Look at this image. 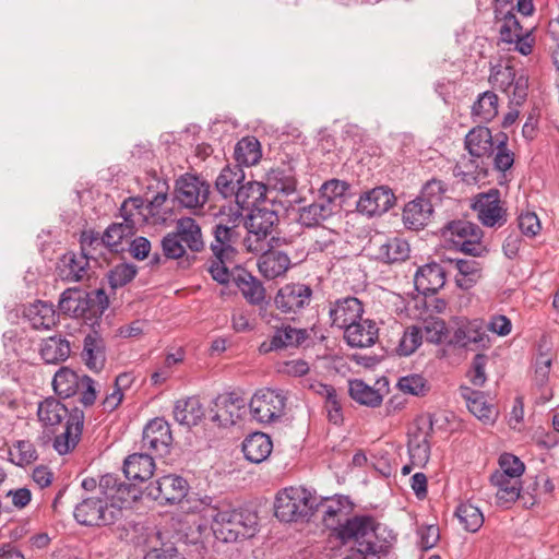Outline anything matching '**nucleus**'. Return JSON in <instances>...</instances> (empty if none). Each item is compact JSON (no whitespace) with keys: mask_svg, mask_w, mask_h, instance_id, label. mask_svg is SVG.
<instances>
[{"mask_svg":"<svg viewBox=\"0 0 559 559\" xmlns=\"http://www.w3.org/2000/svg\"><path fill=\"white\" fill-rule=\"evenodd\" d=\"M322 514V521L326 528L333 531L342 544L353 543L356 546L357 556L345 559H366L365 555L374 554V525L369 516L347 518V508L342 498H325L314 503L313 512Z\"/></svg>","mask_w":559,"mask_h":559,"instance_id":"nucleus-1","label":"nucleus"},{"mask_svg":"<svg viewBox=\"0 0 559 559\" xmlns=\"http://www.w3.org/2000/svg\"><path fill=\"white\" fill-rule=\"evenodd\" d=\"M37 416L46 428L58 426L67 418L66 430L55 438L53 448L59 454H67L75 448L84 425L82 409L74 407L69 411L60 401L48 397L39 403Z\"/></svg>","mask_w":559,"mask_h":559,"instance_id":"nucleus-2","label":"nucleus"},{"mask_svg":"<svg viewBox=\"0 0 559 559\" xmlns=\"http://www.w3.org/2000/svg\"><path fill=\"white\" fill-rule=\"evenodd\" d=\"M213 512L212 530L217 539L234 543L255 534L258 518L254 513L229 508Z\"/></svg>","mask_w":559,"mask_h":559,"instance_id":"nucleus-3","label":"nucleus"},{"mask_svg":"<svg viewBox=\"0 0 559 559\" xmlns=\"http://www.w3.org/2000/svg\"><path fill=\"white\" fill-rule=\"evenodd\" d=\"M277 223L278 215L274 210L266 206L253 207L245 222L248 235L243 245L247 250L259 253L272 243H277L280 238L271 236Z\"/></svg>","mask_w":559,"mask_h":559,"instance_id":"nucleus-4","label":"nucleus"},{"mask_svg":"<svg viewBox=\"0 0 559 559\" xmlns=\"http://www.w3.org/2000/svg\"><path fill=\"white\" fill-rule=\"evenodd\" d=\"M317 497L302 487L281 490L275 500V516L282 522H296L311 515Z\"/></svg>","mask_w":559,"mask_h":559,"instance_id":"nucleus-5","label":"nucleus"},{"mask_svg":"<svg viewBox=\"0 0 559 559\" xmlns=\"http://www.w3.org/2000/svg\"><path fill=\"white\" fill-rule=\"evenodd\" d=\"M277 243H272L261 251L258 259L260 274L266 280H275L285 276L287 271L304 262L308 255L305 248L275 249Z\"/></svg>","mask_w":559,"mask_h":559,"instance_id":"nucleus-6","label":"nucleus"},{"mask_svg":"<svg viewBox=\"0 0 559 559\" xmlns=\"http://www.w3.org/2000/svg\"><path fill=\"white\" fill-rule=\"evenodd\" d=\"M142 209V198H129L126 200L120 207L123 222L109 225L104 233L102 242L117 250L121 241L127 237L133 236L136 226L145 222Z\"/></svg>","mask_w":559,"mask_h":559,"instance_id":"nucleus-7","label":"nucleus"},{"mask_svg":"<svg viewBox=\"0 0 559 559\" xmlns=\"http://www.w3.org/2000/svg\"><path fill=\"white\" fill-rule=\"evenodd\" d=\"M483 235V230L468 221L450 222L443 231L448 240L472 257H481L487 253V248L481 242Z\"/></svg>","mask_w":559,"mask_h":559,"instance_id":"nucleus-8","label":"nucleus"},{"mask_svg":"<svg viewBox=\"0 0 559 559\" xmlns=\"http://www.w3.org/2000/svg\"><path fill=\"white\" fill-rule=\"evenodd\" d=\"M210 189V183L201 177L185 174L176 180L175 199L181 207L198 214L209 201Z\"/></svg>","mask_w":559,"mask_h":559,"instance_id":"nucleus-9","label":"nucleus"},{"mask_svg":"<svg viewBox=\"0 0 559 559\" xmlns=\"http://www.w3.org/2000/svg\"><path fill=\"white\" fill-rule=\"evenodd\" d=\"M74 518L86 526L110 525L121 518V508L99 498H86L75 507Z\"/></svg>","mask_w":559,"mask_h":559,"instance_id":"nucleus-10","label":"nucleus"},{"mask_svg":"<svg viewBox=\"0 0 559 559\" xmlns=\"http://www.w3.org/2000/svg\"><path fill=\"white\" fill-rule=\"evenodd\" d=\"M286 396L282 391L262 389L250 401L252 417L259 423H271L284 414Z\"/></svg>","mask_w":559,"mask_h":559,"instance_id":"nucleus-11","label":"nucleus"},{"mask_svg":"<svg viewBox=\"0 0 559 559\" xmlns=\"http://www.w3.org/2000/svg\"><path fill=\"white\" fill-rule=\"evenodd\" d=\"M490 82L507 94L511 105L521 106L527 97L528 79L523 74L518 76L511 66L495 68Z\"/></svg>","mask_w":559,"mask_h":559,"instance_id":"nucleus-12","label":"nucleus"},{"mask_svg":"<svg viewBox=\"0 0 559 559\" xmlns=\"http://www.w3.org/2000/svg\"><path fill=\"white\" fill-rule=\"evenodd\" d=\"M473 209L477 212L479 222L486 227L499 228L508 221L507 209L503 207L497 189L478 194Z\"/></svg>","mask_w":559,"mask_h":559,"instance_id":"nucleus-13","label":"nucleus"},{"mask_svg":"<svg viewBox=\"0 0 559 559\" xmlns=\"http://www.w3.org/2000/svg\"><path fill=\"white\" fill-rule=\"evenodd\" d=\"M188 490L187 481L177 475H166L146 488V495L159 503H175L181 501Z\"/></svg>","mask_w":559,"mask_h":559,"instance_id":"nucleus-14","label":"nucleus"},{"mask_svg":"<svg viewBox=\"0 0 559 559\" xmlns=\"http://www.w3.org/2000/svg\"><path fill=\"white\" fill-rule=\"evenodd\" d=\"M432 418L421 417L417 421V428L409 435L408 453L411 462L416 466H424L429 461L430 443L429 439L432 433Z\"/></svg>","mask_w":559,"mask_h":559,"instance_id":"nucleus-15","label":"nucleus"},{"mask_svg":"<svg viewBox=\"0 0 559 559\" xmlns=\"http://www.w3.org/2000/svg\"><path fill=\"white\" fill-rule=\"evenodd\" d=\"M312 289L301 283H289L278 289L274 297L275 306L282 312L304 310L311 301Z\"/></svg>","mask_w":559,"mask_h":559,"instance_id":"nucleus-16","label":"nucleus"},{"mask_svg":"<svg viewBox=\"0 0 559 559\" xmlns=\"http://www.w3.org/2000/svg\"><path fill=\"white\" fill-rule=\"evenodd\" d=\"M245 400L235 393L217 396L209 409L210 420L218 426L228 427L235 425L241 417Z\"/></svg>","mask_w":559,"mask_h":559,"instance_id":"nucleus-17","label":"nucleus"},{"mask_svg":"<svg viewBox=\"0 0 559 559\" xmlns=\"http://www.w3.org/2000/svg\"><path fill=\"white\" fill-rule=\"evenodd\" d=\"M500 40L513 45V49L524 56L530 55L533 50L534 37L532 32L524 31L516 16L511 12L503 17L500 27Z\"/></svg>","mask_w":559,"mask_h":559,"instance_id":"nucleus-18","label":"nucleus"},{"mask_svg":"<svg viewBox=\"0 0 559 559\" xmlns=\"http://www.w3.org/2000/svg\"><path fill=\"white\" fill-rule=\"evenodd\" d=\"M171 442L170 426L163 418H154L145 426L142 437L143 449L165 455L169 452Z\"/></svg>","mask_w":559,"mask_h":559,"instance_id":"nucleus-19","label":"nucleus"},{"mask_svg":"<svg viewBox=\"0 0 559 559\" xmlns=\"http://www.w3.org/2000/svg\"><path fill=\"white\" fill-rule=\"evenodd\" d=\"M395 201L393 192L386 187H377L365 192L357 202V211L368 216L380 215L389 211Z\"/></svg>","mask_w":559,"mask_h":559,"instance_id":"nucleus-20","label":"nucleus"},{"mask_svg":"<svg viewBox=\"0 0 559 559\" xmlns=\"http://www.w3.org/2000/svg\"><path fill=\"white\" fill-rule=\"evenodd\" d=\"M357 318L358 320H354L345 326L344 337L352 347H369L378 338V328L369 319Z\"/></svg>","mask_w":559,"mask_h":559,"instance_id":"nucleus-21","label":"nucleus"},{"mask_svg":"<svg viewBox=\"0 0 559 559\" xmlns=\"http://www.w3.org/2000/svg\"><path fill=\"white\" fill-rule=\"evenodd\" d=\"M414 284L419 295L436 294L445 284V271L436 262L425 264L416 271Z\"/></svg>","mask_w":559,"mask_h":559,"instance_id":"nucleus-22","label":"nucleus"},{"mask_svg":"<svg viewBox=\"0 0 559 559\" xmlns=\"http://www.w3.org/2000/svg\"><path fill=\"white\" fill-rule=\"evenodd\" d=\"M90 260L86 254L66 253L58 266V275L66 282H83L88 280Z\"/></svg>","mask_w":559,"mask_h":559,"instance_id":"nucleus-23","label":"nucleus"},{"mask_svg":"<svg viewBox=\"0 0 559 559\" xmlns=\"http://www.w3.org/2000/svg\"><path fill=\"white\" fill-rule=\"evenodd\" d=\"M462 397L465 400L468 411L485 425H492L497 417L498 411L488 403L486 396L480 391H474L468 386H461Z\"/></svg>","mask_w":559,"mask_h":559,"instance_id":"nucleus-24","label":"nucleus"},{"mask_svg":"<svg viewBox=\"0 0 559 559\" xmlns=\"http://www.w3.org/2000/svg\"><path fill=\"white\" fill-rule=\"evenodd\" d=\"M236 230L233 227L217 224L213 228V237L210 248L215 259L221 261L234 260L236 249Z\"/></svg>","mask_w":559,"mask_h":559,"instance_id":"nucleus-25","label":"nucleus"},{"mask_svg":"<svg viewBox=\"0 0 559 559\" xmlns=\"http://www.w3.org/2000/svg\"><path fill=\"white\" fill-rule=\"evenodd\" d=\"M82 358L85 365L94 371H99L106 362V346L104 338L96 332L84 337Z\"/></svg>","mask_w":559,"mask_h":559,"instance_id":"nucleus-26","label":"nucleus"},{"mask_svg":"<svg viewBox=\"0 0 559 559\" xmlns=\"http://www.w3.org/2000/svg\"><path fill=\"white\" fill-rule=\"evenodd\" d=\"M234 283L245 299L252 305H261L265 300V288L262 283L245 269L236 267Z\"/></svg>","mask_w":559,"mask_h":559,"instance_id":"nucleus-27","label":"nucleus"},{"mask_svg":"<svg viewBox=\"0 0 559 559\" xmlns=\"http://www.w3.org/2000/svg\"><path fill=\"white\" fill-rule=\"evenodd\" d=\"M433 213V206L420 198L408 202L403 210V222L408 229L425 227Z\"/></svg>","mask_w":559,"mask_h":559,"instance_id":"nucleus-28","label":"nucleus"},{"mask_svg":"<svg viewBox=\"0 0 559 559\" xmlns=\"http://www.w3.org/2000/svg\"><path fill=\"white\" fill-rule=\"evenodd\" d=\"M245 179V171L239 164L227 165L217 176L215 188L223 198H235L237 190Z\"/></svg>","mask_w":559,"mask_h":559,"instance_id":"nucleus-29","label":"nucleus"},{"mask_svg":"<svg viewBox=\"0 0 559 559\" xmlns=\"http://www.w3.org/2000/svg\"><path fill=\"white\" fill-rule=\"evenodd\" d=\"M154 468V461L148 454L133 453L129 455L123 463L126 477L141 483L152 477Z\"/></svg>","mask_w":559,"mask_h":559,"instance_id":"nucleus-30","label":"nucleus"},{"mask_svg":"<svg viewBox=\"0 0 559 559\" xmlns=\"http://www.w3.org/2000/svg\"><path fill=\"white\" fill-rule=\"evenodd\" d=\"M273 449L271 438L263 432H254L242 442L245 457L252 463H261L269 457Z\"/></svg>","mask_w":559,"mask_h":559,"instance_id":"nucleus-31","label":"nucleus"},{"mask_svg":"<svg viewBox=\"0 0 559 559\" xmlns=\"http://www.w3.org/2000/svg\"><path fill=\"white\" fill-rule=\"evenodd\" d=\"M465 147L474 157L491 155L493 151L491 131L483 126L473 128L465 136Z\"/></svg>","mask_w":559,"mask_h":559,"instance_id":"nucleus-32","label":"nucleus"},{"mask_svg":"<svg viewBox=\"0 0 559 559\" xmlns=\"http://www.w3.org/2000/svg\"><path fill=\"white\" fill-rule=\"evenodd\" d=\"M450 343L476 352L489 347L490 338L485 330L475 325L474 328L456 330Z\"/></svg>","mask_w":559,"mask_h":559,"instance_id":"nucleus-33","label":"nucleus"},{"mask_svg":"<svg viewBox=\"0 0 559 559\" xmlns=\"http://www.w3.org/2000/svg\"><path fill=\"white\" fill-rule=\"evenodd\" d=\"M308 336L307 330L305 329H295L290 325H286L283 328H277L275 334L273 335L270 345L263 343L260 346V352L267 353L272 349H282L293 346H298L301 344Z\"/></svg>","mask_w":559,"mask_h":559,"instance_id":"nucleus-34","label":"nucleus"},{"mask_svg":"<svg viewBox=\"0 0 559 559\" xmlns=\"http://www.w3.org/2000/svg\"><path fill=\"white\" fill-rule=\"evenodd\" d=\"M490 483L497 489L496 498L500 506H509L521 497V480L518 478L492 474Z\"/></svg>","mask_w":559,"mask_h":559,"instance_id":"nucleus-35","label":"nucleus"},{"mask_svg":"<svg viewBox=\"0 0 559 559\" xmlns=\"http://www.w3.org/2000/svg\"><path fill=\"white\" fill-rule=\"evenodd\" d=\"M175 233L192 252H200L204 249L201 227L192 217L179 218Z\"/></svg>","mask_w":559,"mask_h":559,"instance_id":"nucleus-36","label":"nucleus"},{"mask_svg":"<svg viewBox=\"0 0 559 559\" xmlns=\"http://www.w3.org/2000/svg\"><path fill=\"white\" fill-rule=\"evenodd\" d=\"M174 416L181 425L195 426L205 416V412L200 400L192 396L176 402Z\"/></svg>","mask_w":559,"mask_h":559,"instance_id":"nucleus-37","label":"nucleus"},{"mask_svg":"<svg viewBox=\"0 0 559 559\" xmlns=\"http://www.w3.org/2000/svg\"><path fill=\"white\" fill-rule=\"evenodd\" d=\"M336 210H334L329 201H322L318 198L317 201L308 206L300 209L299 223L308 228L321 225L329 219Z\"/></svg>","mask_w":559,"mask_h":559,"instance_id":"nucleus-38","label":"nucleus"},{"mask_svg":"<svg viewBox=\"0 0 559 559\" xmlns=\"http://www.w3.org/2000/svg\"><path fill=\"white\" fill-rule=\"evenodd\" d=\"M408 255V243L396 237L381 241L376 251V258L385 263L402 262L405 261Z\"/></svg>","mask_w":559,"mask_h":559,"instance_id":"nucleus-39","label":"nucleus"},{"mask_svg":"<svg viewBox=\"0 0 559 559\" xmlns=\"http://www.w3.org/2000/svg\"><path fill=\"white\" fill-rule=\"evenodd\" d=\"M71 348L70 343L61 337L49 336L40 347V356L47 364H59L68 359Z\"/></svg>","mask_w":559,"mask_h":559,"instance_id":"nucleus-40","label":"nucleus"},{"mask_svg":"<svg viewBox=\"0 0 559 559\" xmlns=\"http://www.w3.org/2000/svg\"><path fill=\"white\" fill-rule=\"evenodd\" d=\"M497 115L498 96L491 91L480 94L472 107L474 121L486 123L491 121Z\"/></svg>","mask_w":559,"mask_h":559,"instance_id":"nucleus-41","label":"nucleus"},{"mask_svg":"<svg viewBox=\"0 0 559 559\" xmlns=\"http://www.w3.org/2000/svg\"><path fill=\"white\" fill-rule=\"evenodd\" d=\"M81 378L69 368L59 369L52 380L55 392L61 397H70L80 389Z\"/></svg>","mask_w":559,"mask_h":559,"instance_id":"nucleus-42","label":"nucleus"},{"mask_svg":"<svg viewBox=\"0 0 559 559\" xmlns=\"http://www.w3.org/2000/svg\"><path fill=\"white\" fill-rule=\"evenodd\" d=\"M261 156L260 142L253 136L243 138L236 144L235 158L240 166L255 165Z\"/></svg>","mask_w":559,"mask_h":559,"instance_id":"nucleus-43","label":"nucleus"},{"mask_svg":"<svg viewBox=\"0 0 559 559\" xmlns=\"http://www.w3.org/2000/svg\"><path fill=\"white\" fill-rule=\"evenodd\" d=\"M459 274L455 277L456 285L463 289L473 287L480 278L479 263L475 260L456 259L453 261Z\"/></svg>","mask_w":559,"mask_h":559,"instance_id":"nucleus-44","label":"nucleus"},{"mask_svg":"<svg viewBox=\"0 0 559 559\" xmlns=\"http://www.w3.org/2000/svg\"><path fill=\"white\" fill-rule=\"evenodd\" d=\"M349 395L359 404L370 407H377L382 402L381 394L372 386L366 384L362 380L349 381L348 388Z\"/></svg>","mask_w":559,"mask_h":559,"instance_id":"nucleus-45","label":"nucleus"},{"mask_svg":"<svg viewBox=\"0 0 559 559\" xmlns=\"http://www.w3.org/2000/svg\"><path fill=\"white\" fill-rule=\"evenodd\" d=\"M59 314H85L87 301L78 288L66 289L59 300Z\"/></svg>","mask_w":559,"mask_h":559,"instance_id":"nucleus-46","label":"nucleus"},{"mask_svg":"<svg viewBox=\"0 0 559 559\" xmlns=\"http://www.w3.org/2000/svg\"><path fill=\"white\" fill-rule=\"evenodd\" d=\"M425 310L428 314H439L447 310V302L436 294L418 295L406 306V311Z\"/></svg>","mask_w":559,"mask_h":559,"instance_id":"nucleus-47","label":"nucleus"},{"mask_svg":"<svg viewBox=\"0 0 559 559\" xmlns=\"http://www.w3.org/2000/svg\"><path fill=\"white\" fill-rule=\"evenodd\" d=\"M455 514L464 525V528L468 532H477L484 523V515L481 511L468 502L461 503L457 507Z\"/></svg>","mask_w":559,"mask_h":559,"instance_id":"nucleus-48","label":"nucleus"},{"mask_svg":"<svg viewBox=\"0 0 559 559\" xmlns=\"http://www.w3.org/2000/svg\"><path fill=\"white\" fill-rule=\"evenodd\" d=\"M264 193V186L254 180H248L240 185L235 195L236 203L241 207H248L250 200H259Z\"/></svg>","mask_w":559,"mask_h":559,"instance_id":"nucleus-49","label":"nucleus"},{"mask_svg":"<svg viewBox=\"0 0 559 559\" xmlns=\"http://www.w3.org/2000/svg\"><path fill=\"white\" fill-rule=\"evenodd\" d=\"M318 393L325 397L329 420L335 425L341 423L343 419L342 407L335 389L328 384H319Z\"/></svg>","mask_w":559,"mask_h":559,"instance_id":"nucleus-50","label":"nucleus"},{"mask_svg":"<svg viewBox=\"0 0 559 559\" xmlns=\"http://www.w3.org/2000/svg\"><path fill=\"white\" fill-rule=\"evenodd\" d=\"M348 186L345 181H341L337 179H332L325 181L320 188L319 199L324 201H329L334 210L337 211L340 204H336V199L344 195Z\"/></svg>","mask_w":559,"mask_h":559,"instance_id":"nucleus-51","label":"nucleus"},{"mask_svg":"<svg viewBox=\"0 0 559 559\" xmlns=\"http://www.w3.org/2000/svg\"><path fill=\"white\" fill-rule=\"evenodd\" d=\"M140 493L141 491L135 487V485H128L120 481L109 500L110 503H114L122 510L134 502L140 497Z\"/></svg>","mask_w":559,"mask_h":559,"instance_id":"nucleus-52","label":"nucleus"},{"mask_svg":"<svg viewBox=\"0 0 559 559\" xmlns=\"http://www.w3.org/2000/svg\"><path fill=\"white\" fill-rule=\"evenodd\" d=\"M500 469L493 474H503L506 477H514L521 480V476L525 471L524 463L515 455L504 453L499 459Z\"/></svg>","mask_w":559,"mask_h":559,"instance_id":"nucleus-53","label":"nucleus"},{"mask_svg":"<svg viewBox=\"0 0 559 559\" xmlns=\"http://www.w3.org/2000/svg\"><path fill=\"white\" fill-rule=\"evenodd\" d=\"M425 336L430 343H441L447 340L448 329L443 320L439 317H428L425 320Z\"/></svg>","mask_w":559,"mask_h":559,"instance_id":"nucleus-54","label":"nucleus"},{"mask_svg":"<svg viewBox=\"0 0 559 559\" xmlns=\"http://www.w3.org/2000/svg\"><path fill=\"white\" fill-rule=\"evenodd\" d=\"M364 304L360 299L353 296L340 298L332 304L329 314H362Z\"/></svg>","mask_w":559,"mask_h":559,"instance_id":"nucleus-55","label":"nucleus"},{"mask_svg":"<svg viewBox=\"0 0 559 559\" xmlns=\"http://www.w3.org/2000/svg\"><path fill=\"white\" fill-rule=\"evenodd\" d=\"M421 342V331L415 326L408 329L404 332V335L400 341L397 353L401 356H409L420 346Z\"/></svg>","mask_w":559,"mask_h":559,"instance_id":"nucleus-56","label":"nucleus"},{"mask_svg":"<svg viewBox=\"0 0 559 559\" xmlns=\"http://www.w3.org/2000/svg\"><path fill=\"white\" fill-rule=\"evenodd\" d=\"M129 382L130 376L127 373H121L116 378L114 391L108 394L103 402L105 411L112 412L120 405L123 399L121 388L127 386Z\"/></svg>","mask_w":559,"mask_h":559,"instance_id":"nucleus-57","label":"nucleus"},{"mask_svg":"<svg viewBox=\"0 0 559 559\" xmlns=\"http://www.w3.org/2000/svg\"><path fill=\"white\" fill-rule=\"evenodd\" d=\"M136 274V267L133 264H119L110 271L109 283L114 288L122 287L131 282Z\"/></svg>","mask_w":559,"mask_h":559,"instance_id":"nucleus-58","label":"nucleus"},{"mask_svg":"<svg viewBox=\"0 0 559 559\" xmlns=\"http://www.w3.org/2000/svg\"><path fill=\"white\" fill-rule=\"evenodd\" d=\"M447 192V185L441 180L432 179L428 181L418 198L425 202H429L433 207L442 200V195Z\"/></svg>","mask_w":559,"mask_h":559,"instance_id":"nucleus-59","label":"nucleus"},{"mask_svg":"<svg viewBox=\"0 0 559 559\" xmlns=\"http://www.w3.org/2000/svg\"><path fill=\"white\" fill-rule=\"evenodd\" d=\"M163 253L167 259H179L186 254V248L175 231L168 233L162 239Z\"/></svg>","mask_w":559,"mask_h":559,"instance_id":"nucleus-60","label":"nucleus"},{"mask_svg":"<svg viewBox=\"0 0 559 559\" xmlns=\"http://www.w3.org/2000/svg\"><path fill=\"white\" fill-rule=\"evenodd\" d=\"M234 264V260L230 261H221L215 259L210 267L209 272L212 275L213 280H215L219 284H227L230 281L234 282V274L236 273V269L230 271V265Z\"/></svg>","mask_w":559,"mask_h":559,"instance_id":"nucleus-61","label":"nucleus"},{"mask_svg":"<svg viewBox=\"0 0 559 559\" xmlns=\"http://www.w3.org/2000/svg\"><path fill=\"white\" fill-rule=\"evenodd\" d=\"M397 385L402 392L408 393L412 395H423L427 391L426 381L419 374H411V376L402 377L399 380Z\"/></svg>","mask_w":559,"mask_h":559,"instance_id":"nucleus-62","label":"nucleus"},{"mask_svg":"<svg viewBox=\"0 0 559 559\" xmlns=\"http://www.w3.org/2000/svg\"><path fill=\"white\" fill-rule=\"evenodd\" d=\"M15 459V463L20 466L31 464L37 459V452L32 442L22 440L17 441L14 453H11Z\"/></svg>","mask_w":559,"mask_h":559,"instance_id":"nucleus-63","label":"nucleus"},{"mask_svg":"<svg viewBox=\"0 0 559 559\" xmlns=\"http://www.w3.org/2000/svg\"><path fill=\"white\" fill-rule=\"evenodd\" d=\"M518 226L522 234L528 237L536 236L540 230L539 219L533 212L522 213L518 217Z\"/></svg>","mask_w":559,"mask_h":559,"instance_id":"nucleus-64","label":"nucleus"}]
</instances>
